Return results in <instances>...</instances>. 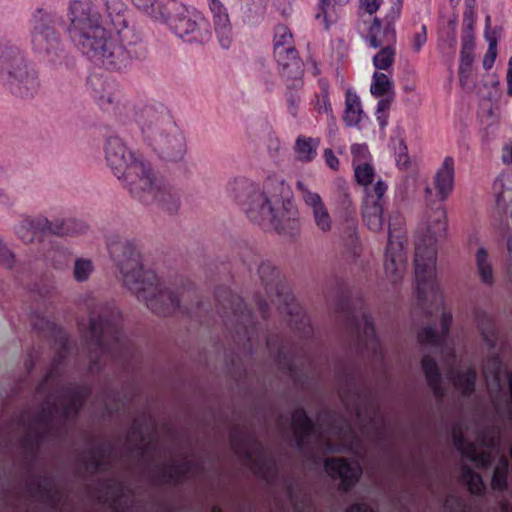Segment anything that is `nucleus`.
Wrapping results in <instances>:
<instances>
[{
    "mask_svg": "<svg viewBox=\"0 0 512 512\" xmlns=\"http://www.w3.org/2000/svg\"><path fill=\"white\" fill-rule=\"evenodd\" d=\"M123 4L118 0L108 2L110 23L121 45L102 25V17L91 0H72L69 5L70 33L82 51L101 61L103 65L115 69L126 67L136 56L129 49L140 42V35L128 27L123 13Z\"/></svg>",
    "mask_w": 512,
    "mask_h": 512,
    "instance_id": "nucleus-1",
    "label": "nucleus"
},
{
    "mask_svg": "<svg viewBox=\"0 0 512 512\" xmlns=\"http://www.w3.org/2000/svg\"><path fill=\"white\" fill-rule=\"evenodd\" d=\"M229 191L252 222L286 235L298 233L299 212L290 200L289 186L283 180L268 178L259 186L239 178L230 183Z\"/></svg>",
    "mask_w": 512,
    "mask_h": 512,
    "instance_id": "nucleus-2",
    "label": "nucleus"
},
{
    "mask_svg": "<svg viewBox=\"0 0 512 512\" xmlns=\"http://www.w3.org/2000/svg\"><path fill=\"white\" fill-rule=\"evenodd\" d=\"M447 214L443 206L427 208L417 225L415 239V281L421 301L441 304L443 297L436 282L437 243L446 235Z\"/></svg>",
    "mask_w": 512,
    "mask_h": 512,
    "instance_id": "nucleus-3",
    "label": "nucleus"
},
{
    "mask_svg": "<svg viewBox=\"0 0 512 512\" xmlns=\"http://www.w3.org/2000/svg\"><path fill=\"white\" fill-rule=\"evenodd\" d=\"M111 253L123 276L124 285L144 301L149 309L166 315L178 308L179 294L160 282L153 272L143 270L139 252L131 242L113 245Z\"/></svg>",
    "mask_w": 512,
    "mask_h": 512,
    "instance_id": "nucleus-4",
    "label": "nucleus"
},
{
    "mask_svg": "<svg viewBox=\"0 0 512 512\" xmlns=\"http://www.w3.org/2000/svg\"><path fill=\"white\" fill-rule=\"evenodd\" d=\"M292 429L298 448L312 455L325 452L352 453L362 457V440L347 424L333 422L328 427L313 425L306 413L298 409L292 416Z\"/></svg>",
    "mask_w": 512,
    "mask_h": 512,
    "instance_id": "nucleus-5",
    "label": "nucleus"
},
{
    "mask_svg": "<svg viewBox=\"0 0 512 512\" xmlns=\"http://www.w3.org/2000/svg\"><path fill=\"white\" fill-rule=\"evenodd\" d=\"M164 9L161 22L167 24L183 41L202 44L209 40L210 35L200 12L174 0L166 2Z\"/></svg>",
    "mask_w": 512,
    "mask_h": 512,
    "instance_id": "nucleus-6",
    "label": "nucleus"
},
{
    "mask_svg": "<svg viewBox=\"0 0 512 512\" xmlns=\"http://www.w3.org/2000/svg\"><path fill=\"white\" fill-rule=\"evenodd\" d=\"M273 54L280 68L281 75L289 86L302 85L303 64L293 46V36L288 27L278 25L273 38Z\"/></svg>",
    "mask_w": 512,
    "mask_h": 512,
    "instance_id": "nucleus-7",
    "label": "nucleus"
},
{
    "mask_svg": "<svg viewBox=\"0 0 512 512\" xmlns=\"http://www.w3.org/2000/svg\"><path fill=\"white\" fill-rule=\"evenodd\" d=\"M121 180L126 183L130 193L145 204L153 203L154 192L161 183L144 161L134 164Z\"/></svg>",
    "mask_w": 512,
    "mask_h": 512,
    "instance_id": "nucleus-8",
    "label": "nucleus"
},
{
    "mask_svg": "<svg viewBox=\"0 0 512 512\" xmlns=\"http://www.w3.org/2000/svg\"><path fill=\"white\" fill-rule=\"evenodd\" d=\"M6 69L11 77V88L20 97L34 95L38 89V82L35 74L27 69L23 58L15 51L2 55Z\"/></svg>",
    "mask_w": 512,
    "mask_h": 512,
    "instance_id": "nucleus-9",
    "label": "nucleus"
},
{
    "mask_svg": "<svg viewBox=\"0 0 512 512\" xmlns=\"http://www.w3.org/2000/svg\"><path fill=\"white\" fill-rule=\"evenodd\" d=\"M484 376L490 395L496 406L498 398L506 395V389L510 394L509 403H507L506 412L508 416L512 414V374L502 372L501 363L498 358H492L484 366ZM500 411V408L497 407Z\"/></svg>",
    "mask_w": 512,
    "mask_h": 512,
    "instance_id": "nucleus-10",
    "label": "nucleus"
},
{
    "mask_svg": "<svg viewBox=\"0 0 512 512\" xmlns=\"http://www.w3.org/2000/svg\"><path fill=\"white\" fill-rule=\"evenodd\" d=\"M328 476L340 481V488L349 491L360 480L363 470L358 462H349L345 458H329L324 462Z\"/></svg>",
    "mask_w": 512,
    "mask_h": 512,
    "instance_id": "nucleus-11",
    "label": "nucleus"
},
{
    "mask_svg": "<svg viewBox=\"0 0 512 512\" xmlns=\"http://www.w3.org/2000/svg\"><path fill=\"white\" fill-rule=\"evenodd\" d=\"M105 153L106 160L118 179H122L134 164H139L142 161L135 159L118 137L108 139Z\"/></svg>",
    "mask_w": 512,
    "mask_h": 512,
    "instance_id": "nucleus-12",
    "label": "nucleus"
},
{
    "mask_svg": "<svg viewBox=\"0 0 512 512\" xmlns=\"http://www.w3.org/2000/svg\"><path fill=\"white\" fill-rule=\"evenodd\" d=\"M400 7L397 5L393 7L391 13L384 19L374 18L369 26L366 40L373 48H380L382 46L395 45L396 32L393 27V22L399 16Z\"/></svg>",
    "mask_w": 512,
    "mask_h": 512,
    "instance_id": "nucleus-13",
    "label": "nucleus"
},
{
    "mask_svg": "<svg viewBox=\"0 0 512 512\" xmlns=\"http://www.w3.org/2000/svg\"><path fill=\"white\" fill-rule=\"evenodd\" d=\"M406 245L403 241L391 240L388 242L385 259L384 272L385 277L391 283L400 282L407 271Z\"/></svg>",
    "mask_w": 512,
    "mask_h": 512,
    "instance_id": "nucleus-14",
    "label": "nucleus"
},
{
    "mask_svg": "<svg viewBox=\"0 0 512 512\" xmlns=\"http://www.w3.org/2000/svg\"><path fill=\"white\" fill-rule=\"evenodd\" d=\"M297 188L301 192L303 201L311 210L314 224L318 230L323 233L330 232L333 227V220L320 195L309 190L301 181L297 182Z\"/></svg>",
    "mask_w": 512,
    "mask_h": 512,
    "instance_id": "nucleus-15",
    "label": "nucleus"
},
{
    "mask_svg": "<svg viewBox=\"0 0 512 512\" xmlns=\"http://www.w3.org/2000/svg\"><path fill=\"white\" fill-rule=\"evenodd\" d=\"M36 219V227L38 231L43 234H52L57 236H70L82 234L87 231L88 226L82 222L73 219L68 220H48L44 217Z\"/></svg>",
    "mask_w": 512,
    "mask_h": 512,
    "instance_id": "nucleus-16",
    "label": "nucleus"
},
{
    "mask_svg": "<svg viewBox=\"0 0 512 512\" xmlns=\"http://www.w3.org/2000/svg\"><path fill=\"white\" fill-rule=\"evenodd\" d=\"M452 437L455 448L461 454L462 461L468 460L477 468H486L490 465L492 462L491 451H478L476 444L467 443L459 430H453Z\"/></svg>",
    "mask_w": 512,
    "mask_h": 512,
    "instance_id": "nucleus-17",
    "label": "nucleus"
},
{
    "mask_svg": "<svg viewBox=\"0 0 512 512\" xmlns=\"http://www.w3.org/2000/svg\"><path fill=\"white\" fill-rule=\"evenodd\" d=\"M156 151L164 161H181L186 153L185 140L178 133L161 137L156 142Z\"/></svg>",
    "mask_w": 512,
    "mask_h": 512,
    "instance_id": "nucleus-18",
    "label": "nucleus"
},
{
    "mask_svg": "<svg viewBox=\"0 0 512 512\" xmlns=\"http://www.w3.org/2000/svg\"><path fill=\"white\" fill-rule=\"evenodd\" d=\"M209 9L213 15V22L219 43L223 48H228L231 44V23L229 15L219 0H209Z\"/></svg>",
    "mask_w": 512,
    "mask_h": 512,
    "instance_id": "nucleus-19",
    "label": "nucleus"
},
{
    "mask_svg": "<svg viewBox=\"0 0 512 512\" xmlns=\"http://www.w3.org/2000/svg\"><path fill=\"white\" fill-rule=\"evenodd\" d=\"M454 160L446 157L434 176L436 195L440 201H445L454 189Z\"/></svg>",
    "mask_w": 512,
    "mask_h": 512,
    "instance_id": "nucleus-20",
    "label": "nucleus"
},
{
    "mask_svg": "<svg viewBox=\"0 0 512 512\" xmlns=\"http://www.w3.org/2000/svg\"><path fill=\"white\" fill-rule=\"evenodd\" d=\"M475 273L479 282L486 288H492L496 284V272L493 261L484 247H478L475 252Z\"/></svg>",
    "mask_w": 512,
    "mask_h": 512,
    "instance_id": "nucleus-21",
    "label": "nucleus"
},
{
    "mask_svg": "<svg viewBox=\"0 0 512 512\" xmlns=\"http://www.w3.org/2000/svg\"><path fill=\"white\" fill-rule=\"evenodd\" d=\"M245 463L254 473L267 477L270 469L273 467V461L266 452L258 445H252L245 449L243 455Z\"/></svg>",
    "mask_w": 512,
    "mask_h": 512,
    "instance_id": "nucleus-22",
    "label": "nucleus"
},
{
    "mask_svg": "<svg viewBox=\"0 0 512 512\" xmlns=\"http://www.w3.org/2000/svg\"><path fill=\"white\" fill-rule=\"evenodd\" d=\"M383 211L384 208L382 202L372 197L365 198L362 209V217L364 224L368 227L369 230L374 232H379L382 230L384 224Z\"/></svg>",
    "mask_w": 512,
    "mask_h": 512,
    "instance_id": "nucleus-23",
    "label": "nucleus"
},
{
    "mask_svg": "<svg viewBox=\"0 0 512 512\" xmlns=\"http://www.w3.org/2000/svg\"><path fill=\"white\" fill-rule=\"evenodd\" d=\"M451 371V382L456 390L462 394H469L474 390L476 374L472 367L460 365L456 368L453 367Z\"/></svg>",
    "mask_w": 512,
    "mask_h": 512,
    "instance_id": "nucleus-24",
    "label": "nucleus"
},
{
    "mask_svg": "<svg viewBox=\"0 0 512 512\" xmlns=\"http://www.w3.org/2000/svg\"><path fill=\"white\" fill-rule=\"evenodd\" d=\"M453 316L451 312L444 311L440 317L441 324V335L437 334L433 328L425 327L418 333V341L422 345L437 346L443 337L448 334L450 325L452 323Z\"/></svg>",
    "mask_w": 512,
    "mask_h": 512,
    "instance_id": "nucleus-25",
    "label": "nucleus"
},
{
    "mask_svg": "<svg viewBox=\"0 0 512 512\" xmlns=\"http://www.w3.org/2000/svg\"><path fill=\"white\" fill-rule=\"evenodd\" d=\"M32 42L35 49L40 52L50 53L58 47V38L49 26L37 27L33 33Z\"/></svg>",
    "mask_w": 512,
    "mask_h": 512,
    "instance_id": "nucleus-26",
    "label": "nucleus"
},
{
    "mask_svg": "<svg viewBox=\"0 0 512 512\" xmlns=\"http://www.w3.org/2000/svg\"><path fill=\"white\" fill-rule=\"evenodd\" d=\"M153 203H157L162 209L174 213L179 208L178 194L168 185L160 183L154 192Z\"/></svg>",
    "mask_w": 512,
    "mask_h": 512,
    "instance_id": "nucleus-27",
    "label": "nucleus"
},
{
    "mask_svg": "<svg viewBox=\"0 0 512 512\" xmlns=\"http://www.w3.org/2000/svg\"><path fill=\"white\" fill-rule=\"evenodd\" d=\"M192 464V458H185L183 463L163 467L157 475V481L161 483L176 482L186 473L193 471Z\"/></svg>",
    "mask_w": 512,
    "mask_h": 512,
    "instance_id": "nucleus-28",
    "label": "nucleus"
},
{
    "mask_svg": "<svg viewBox=\"0 0 512 512\" xmlns=\"http://www.w3.org/2000/svg\"><path fill=\"white\" fill-rule=\"evenodd\" d=\"M422 368L434 395L438 398L443 397L445 391L442 387V379L436 362L429 357H424L422 360Z\"/></svg>",
    "mask_w": 512,
    "mask_h": 512,
    "instance_id": "nucleus-29",
    "label": "nucleus"
},
{
    "mask_svg": "<svg viewBox=\"0 0 512 512\" xmlns=\"http://www.w3.org/2000/svg\"><path fill=\"white\" fill-rule=\"evenodd\" d=\"M363 117L361 102L356 94L346 93L343 119L348 126H357Z\"/></svg>",
    "mask_w": 512,
    "mask_h": 512,
    "instance_id": "nucleus-30",
    "label": "nucleus"
},
{
    "mask_svg": "<svg viewBox=\"0 0 512 512\" xmlns=\"http://www.w3.org/2000/svg\"><path fill=\"white\" fill-rule=\"evenodd\" d=\"M461 479L472 495L482 496L485 493L486 486L482 477L465 463L461 464Z\"/></svg>",
    "mask_w": 512,
    "mask_h": 512,
    "instance_id": "nucleus-31",
    "label": "nucleus"
},
{
    "mask_svg": "<svg viewBox=\"0 0 512 512\" xmlns=\"http://www.w3.org/2000/svg\"><path fill=\"white\" fill-rule=\"evenodd\" d=\"M370 92L376 97H383L384 95H395L394 85L391 77L386 73L375 72L372 76Z\"/></svg>",
    "mask_w": 512,
    "mask_h": 512,
    "instance_id": "nucleus-32",
    "label": "nucleus"
},
{
    "mask_svg": "<svg viewBox=\"0 0 512 512\" xmlns=\"http://www.w3.org/2000/svg\"><path fill=\"white\" fill-rule=\"evenodd\" d=\"M319 140L311 137H298L295 144L297 157L305 162L311 161L316 156Z\"/></svg>",
    "mask_w": 512,
    "mask_h": 512,
    "instance_id": "nucleus-33",
    "label": "nucleus"
},
{
    "mask_svg": "<svg viewBox=\"0 0 512 512\" xmlns=\"http://www.w3.org/2000/svg\"><path fill=\"white\" fill-rule=\"evenodd\" d=\"M396 50L394 45L382 46L373 56V65L378 70L389 71L395 61Z\"/></svg>",
    "mask_w": 512,
    "mask_h": 512,
    "instance_id": "nucleus-34",
    "label": "nucleus"
},
{
    "mask_svg": "<svg viewBox=\"0 0 512 512\" xmlns=\"http://www.w3.org/2000/svg\"><path fill=\"white\" fill-rule=\"evenodd\" d=\"M508 461L505 457H501L496 463L492 477L491 488L494 491H503L507 487Z\"/></svg>",
    "mask_w": 512,
    "mask_h": 512,
    "instance_id": "nucleus-35",
    "label": "nucleus"
},
{
    "mask_svg": "<svg viewBox=\"0 0 512 512\" xmlns=\"http://www.w3.org/2000/svg\"><path fill=\"white\" fill-rule=\"evenodd\" d=\"M135 6L152 17L154 20L161 22L165 14V3L160 4L157 0H132Z\"/></svg>",
    "mask_w": 512,
    "mask_h": 512,
    "instance_id": "nucleus-36",
    "label": "nucleus"
},
{
    "mask_svg": "<svg viewBox=\"0 0 512 512\" xmlns=\"http://www.w3.org/2000/svg\"><path fill=\"white\" fill-rule=\"evenodd\" d=\"M94 271L93 263L90 259L77 258L74 263L73 277L77 282H85Z\"/></svg>",
    "mask_w": 512,
    "mask_h": 512,
    "instance_id": "nucleus-37",
    "label": "nucleus"
},
{
    "mask_svg": "<svg viewBox=\"0 0 512 512\" xmlns=\"http://www.w3.org/2000/svg\"><path fill=\"white\" fill-rule=\"evenodd\" d=\"M405 221L401 216H395L390 219L389 227H388V242L391 240L394 241H403L404 245L407 244L405 239Z\"/></svg>",
    "mask_w": 512,
    "mask_h": 512,
    "instance_id": "nucleus-38",
    "label": "nucleus"
},
{
    "mask_svg": "<svg viewBox=\"0 0 512 512\" xmlns=\"http://www.w3.org/2000/svg\"><path fill=\"white\" fill-rule=\"evenodd\" d=\"M40 233L36 227V219H27L22 221L17 227L19 238L25 243L34 241L35 235Z\"/></svg>",
    "mask_w": 512,
    "mask_h": 512,
    "instance_id": "nucleus-39",
    "label": "nucleus"
},
{
    "mask_svg": "<svg viewBox=\"0 0 512 512\" xmlns=\"http://www.w3.org/2000/svg\"><path fill=\"white\" fill-rule=\"evenodd\" d=\"M356 180L366 186L374 179V169L369 162L357 163L354 166Z\"/></svg>",
    "mask_w": 512,
    "mask_h": 512,
    "instance_id": "nucleus-40",
    "label": "nucleus"
},
{
    "mask_svg": "<svg viewBox=\"0 0 512 512\" xmlns=\"http://www.w3.org/2000/svg\"><path fill=\"white\" fill-rule=\"evenodd\" d=\"M129 498L128 490L121 485H117L112 488L109 494L108 500L111 502V506L118 510L123 508L127 504Z\"/></svg>",
    "mask_w": 512,
    "mask_h": 512,
    "instance_id": "nucleus-41",
    "label": "nucleus"
},
{
    "mask_svg": "<svg viewBox=\"0 0 512 512\" xmlns=\"http://www.w3.org/2000/svg\"><path fill=\"white\" fill-rule=\"evenodd\" d=\"M315 110L319 114H325L327 118L334 119L332 115V108L329 101V94L326 89L323 90V92L316 97L315 101Z\"/></svg>",
    "mask_w": 512,
    "mask_h": 512,
    "instance_id": "nucleus-42",
    "label": "nucleus"
},
{
    "mask_svg": "<svg viewBox=\"0 0 512 512\" xmlns=\"http://www.w3.org/2000/svg\"><path fill=\"white\" fill-rule=\"evenodd\" d=\"M471 52H472V42L467 41V46L464 47V49L462 51L461 65H460V70H459L460 81H463L464 73L470 72V69L472 66V61H473Z\"/></svg>",
    "mask_w": 512,
    "mask_h": 512,
    "instance_id": "nucleus-43",
    "label": "nucleus"
},
{
    "mask_svg": "<svg viewBox=\"0 0 512 512\" xmlns=\"http://www.w3.org/2000/svg\"><path fill=\"white\" fill-rule=\"evenodd\" d=\"M348 2L349 0H319V4L325 19L332 18L336 12V7L343 6Z\"/></svg>",
    "mask_w": 512,
    "mask_h": 512,
    "instance_id": "nucleus-44",
    "label": "nucleus"
},
{
    "mask_svg": "<svg viewBox=\"0 0 512 512\" xmlns=\"http://www.w3.org/2000/svg\"><path fill=\"white\" fill-rule=\"evenodd\" d=\"M259 275L262 281L266 282L267 284L274 283L278 278L277 270L268 263H263L259 267Z\"/></svg>",
    "mask_w": 512,
    "mask_h": 512,
    "instance_id": "nucleus-45",
    "label": "nucleus"
},
{
    "mask_svg": "<svg viewBox=\"0 0 512 512\" xmlns=\"http://www.w3.org/2000/svg\"><path fill=\"white\" fill-rule=\"evenodd\" d=\"M351 150H352V154H353L354 166L357 163L368 162L367 160L369 159L370 155H369V151H368L367 145H365V144H355V145L352 146Z\"/></svg>",
    "mask_w": 512,
    "mask_h": 512,
    "instance_id": "nucleus-46",
    "label": "nucleus"
},
{
    "mask_svg": "<svg viewBox=\"0 0 512 512\" xmlns=\"http://www.w3.org/2000/svg\"><path fill=\"white\" fill-rule=\"evenodd\" d=\"M14 253L6 246L0 237V266L11 268L14 264Z\"/></svg>",
    "mask_w": 512,
    "mask_h": 512,
    "instance_id": "nucleus-47",
    "label": "nucleus"
},
{
    "mask_svg": "<svg viewBox=\"0 0 512 512\" xmlns=\"http://www.w3.org/2000/svg\"><path fill=\"white\" fill-rule=\"evenodd\" d=\"M480 443L483 447L493 450L499 441V432L491 430L479 436Z\"/></svg>",
    "mask_w": 512,
    "mask_h": 512,
    "instance_id": "nucleus-48",
    "label": "nucleus"
},
{
    "mask_svg": "<svg viewBox=\"0 0 512 512\" xmlns=\"http://www.w3.org/2000/svg\"><path fill=\"white\" fill-rule=\"evenodd\" d=\"M496 46H497L496 39L495 38L489 39L488 51L483 59V67L485 69H490L494 64V61H495L496 55H497Z\"/></svg>",
    "mask_w": 512,
    "mask_h": 512,
    "instance_id": "nucleus-49",
    "label": "nucleus"
},
{
    "mask_svg": "<svg viewBox=\"0 0 512 512\" xmlns=\"http://www.w3.org/2000/svg\"><path fill=\"white\" fill-rule=\"evenodd\" d=\"M444 508L446 512H465V504L456 496L447 497Z\"/></svg>",
    "mask_w": 512,
    "mask_h": 512,
    "instance_id": "nucleus-50",
    "label": "nucleus"
},
{
    "mask_svg": "<svg viewBox=\"0 0 512 512\" xmlns=\"http://www.w3.org/2000/svg\"><path fill=\"white\" fill-rule=\"evenodd\" d=\"M478 328L481 332V335L483 337V340L488 343V345L493 346L494 340H493V334L494 329L493 325L491 324L490 320L487 319V327H484L483 324H478Z\"/></svg>",
    "mask_w": 512,
    "mask_h": 512,
    "instance_id": "nucleus-51",
    "label": "nucleus"
},
{
    "mask_svg": "<svg viewBox=\"0 0 512 512\" xmlns=\"http://www.w3.org/2000/svg\"><path fill=\"white\" fill-rule=\"evenodd\" d=\"M387 190V185L382 181H377L373 188L367 192L366 197H372L382 202L381 199Z\"/></svg>",
    "mask_w": 512,
    "mask_h": 512,
    "instance_id": "nucleus-52",
    "label": "nucleus"
},
{
    "mask_svg": "<svg viewBox=\"0 0 512 512\" xmlns=\"http://www.w3.org/2000/svg\"><path fill=\"white\" fill-rule=\"evenodd\" d=\"M358 329L363 333L366 338L372 337L374 335V327L371 320L363 316L360 322L358 323Z\"/></svg>",
    "mask_w": 512,
    "mask_h": 512,
    "instance_id": "nucleus-53",
    "label": "nucleus"
},
{
    "mask_svg": "<svg viewBox=\"0 0 512 512\" xmlns=\"http://www.w3.org/2000/svg\"><path fill=\"white\" fill-rule=\"evenodd\" d=\"M427 36H426V28L423 26L421 28V31L416 33L413 39V48L416 52H419L423 45L426 43Z\"/></svg>",
    "mask_w": 512,
    "mask_h": 512,
    "instance_id": "nucleus-54",
    "label": "nucleus"
},
{
    "mask_svg": "<svg viewBox=\"0 0 512 512\" xmlns=\"http://www.w3.org/2000/svg\"><path fill=\"white\" fill-rule=\"evenodd\" d=\"M324 158H325V162L326 164L333 170H338V167H339V160L338 158L335 156L334 152L332 151V149L330 148H327L324 150Z\"/></svg>",
    "mask_w": 512,
    "mask_h": 512,
    "instance_id": "nucleus-55",
    "label": "nucleus"
},
{
    "mask_svg": "<svg viewBox=\"0 0 512 512\" xmlns=\"http://www.w3.org/2000/svg\"><path fill=\"white\" fill-rule=\"evenodd\" d=\"M467 9L464 15V20L467 23V28L469 30L473 27V15H474V0H470L466 3Z\"/></svg>",
    "mask_w": 512,
    "mask_h": 512,
    "instance_id": "nucleus-56",
    "label": "nucleus"
},
{
    "mask_svg": "<svg viewBox=\"0 0 512 512\" xmlns=\"http://www.w3.org/2000/svg\"><path fill=\"white\" fill-rule=\"evenodd\" d=\"M382 0H361V6L369 14L375 13L381 4Z\"/></svg>",
    "mask_w": 512,
    "mask_h": 512,
    "instance_id": "nucleus-57",
    "label": "nucleus"
},
{
    "mask_svg": "<svg viewBox=\"0 0 512 512\" xmlns=\"http://www.w3.org/2000/svg\"><path fill=\"white\" fill-rule=\"evenodd\" d=\"M103 320L101 318L99 319H92L90 322V330H91V337L96 338L98 335L103 331Z\"/></svg>",
    "mask_w": 512,
    "mask_h": 512,
    "instance_id": "nucleus-58",
    "label": "nucleus"
},
{
    "mask_svg": "<svg viewBox=\"0 0 512 512\" xmlns=\"http://www.w3.org/2000/svg\"><path fill=\"white\" fill-rule=\"evenodd\" d=\"M409 163V158L407 155V148L406 146L401 142L399 146V153L397 157V165L406 167Z\"/></svg>",
    "mask_w": 512,
    "mask_h": 512,
    "instance_id": "nucleus-59",
    "label": "nucleus"
},
{
    "mask_svg": "<svg viewBox=\"0 0 512 512\" xmlns=\"http://www.w3.org/2000/svg\"><path fill=\"white\" fill-rule=\"evenodd\" d=\"M346 512H374V510L364 502H356L350 505Z\"/></svg>",
    "mask_w": 512,
    "mask_h": 512,
    "instance_id": "nucleus-60",
    "label": "nucleus"
},
{
    "mask_svg": "<svg viewBox=\"0 0 512 512\" xmlns=\"http://www.w3.org/2000/svg\"><path fill=\"white\" fill-rule=\"evenodd\" d=\"M383 97L384 98L381 99L377 105L378 113L388 110L394 100V95H384Z\"/></svg>",
    "mask_w": 512,
    "mask_h": 512,
    "instance_id": "nucleus-61",
    "label": "nucleus"
},
{
    "mask_svg": "<svg viewBox=\"0 0 512 512\" xmlns=\"http://www.w3.org/2000/svg\"><path fill=\"white\" fill-rule=\"evenodd\" d=\"M159 118L156 119V122H152V121H147L143 124V132L147 134V136H153L154 134V130L158 131L159 130Z\"/></svg>",
    "mask_w": 512,
    "mask_h": 512,
    "instance_id": "nucleus-62",
    "label": "nucleus"
},
{
    "mask_svg": "<svg viewBox=\"0 0 512 512\" xmlns=\"http://www.w3.org/2000/svg\"><path fill=\"white\" fill-rule=\"evenodd\" d=\"M507 274H508L509 281L512 283V237L508 240Z\"/></svg>",
    "mask_w": 512,
    "mask_h": 512,
    "instance_id": "nucleus-63",
    "label": "nucleus"
},
{
    "mask_svg": "<svg viewBox=\"0 0 512 512\" xmlns=\"http://www.w3.org/2000/svg\"><path fill=\"white\" fill-rule=\"evenodd\" d=\"M507 93L509 96H512V56L508 61V69H507Z\"/></svg>",
    "mask_w": 512,
    "mask_h": 512,
    "instance_id": "nucleus-64",
    "label": "nucleus"
}]
</instances>
